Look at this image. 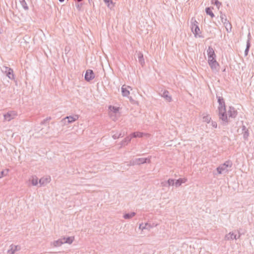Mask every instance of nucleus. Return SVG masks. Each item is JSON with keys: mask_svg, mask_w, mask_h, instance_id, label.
<instances>
[{"mask_svg": "<svg viewBox=\"0 0 254 254\" xmlns=\"http://www.w3.org/2000/svg\"><path fill=\"white\" fill-rule=\"evenodd\" d=\"M161 96L164 98L168 102H171L172 101V97L169 95V92L167 90L164 91L161 94Z\"/></svg>", "mask_w": 254, "mask_h": 254, "instance_id": "nucleus-17", "label": "nucleus"}, {"mask_svg": "<svg viewBox=\"0 0 254 254\" xmlns=\"http://www.w3.org/2000/svg\"><path fill=\"white\" fill-rule=\"evenodd\" d=\"M251 37V34H250V33H249V34L248 35V39H249V38H250V40Z\"/></svg>", "mask_w": 254, "mask_h": 254, "instance_id": "nucleus-44", "label": "nucleus"}, {"mask_svg": "<svg viewBox=\"0 0 254 254\" xmlns=\"http://www.w3.org/2000/svg\"><path fill=\"white\" fill-rule=\"evenodd\" d=\"M123 135L121 133H120V134H114L112 137L114 139H116L117 138H119V137H123Z\"/></svg>", "mask_w": 254, "mask_h": 254, "instance_id": "nucleus-35", "label": "nucleus"}, {"mask_svg": "<svg viewBox=\"0 0 254 254\" xmlns=\"http://www.w3.org/2000/svg\"><path fill=\"white\" fill-rule=\"evenodd\" d=\"M20 250V247L18 245H11L9 249L7 251V254H14L16 252Z\"/></svg>", "mask_w": 254, "mask_h": 254, "instance_id": "nucleus-12", "label": "nucleus"}, {"mask_svg": "<svg viewBox=\"0 0 254 254\" xmlns=\"http://www.w3.org/2000/svg\"><path fill=\"white\" fill-rule=\"evenodd\" d=\"M243 138L246 140L248 139L249 136V133L248 130H245L243 132Z\"/></svg>", "mask_w": 254, "mask_h": 254, "instance_id": "nucleus-33", "label": "nucleus"}, {"mask_svg": "<svg viewBox=\"0 0 254 254\" xmlns=\"http://www.w3.org/2000/svg\"><path fill=\"white\" fill-rule=\"evenodd\" d=\"M50 181L51 177L49 176L41 178L39 181L40 187L44 186L46 185L47 184L50 183Z\"/></svg>", "mask_w": 254, "mask_h": 254, "instance_id": "nucleus-13", "label": "nucleus"}, {"mask_svg": "<svg viewBox=\"0 0 254 254\" xmlns=\"http://www.w3.org/2000/svg\"><path fill=\"white\" fill-rule=\"evenodd\" d=\"M145 229L149 230L150 229L152 228L154 226L153 225H151L150 223H146L145 224Z\"/></svg>", "mask_w": 254, "mask_h": 254, "instance_id": "nucleus-34", "label": "nucleus"}, {"mask_svg": "<svg viewBox=\"0 0 254 254\" xmlns=\"http://www.w3.org/2000/svg\"><path fill=\"white\" fill-rule=\"evenodd\" d=\"M212 3H214L215 4L219 7L221 5V3L218 0H212Z\"/></svg>", "mask_w": 254, "mask_h": 254, "instance_id": "nucleus-37", "label": "nucleus"}, {"mask_svg": "<svg viewBox=\"0 0 254 254\" xmlns=\"http://www.w3.org/2000/svg\"><path fill=\"white\" fill-rule=\"evenodd\" d=\"M39 181L38 177L35 175H33L31 176L27 182V184L29 186H36L39 183Z\"/></svg>", "mask_w": 254, "mask_h": 254, "instance_id": "nucleus-9", "label": "nucleus"}, {"mask_svg": "<svg viewBox=\"0 0 254 254\" xmlns=\"http://www.w3.org/2000/svg\"><path fill=\"white\" fill-rule=\"evenodd\" d=\"M63 244H64L63 239L60 238L58 240L54 241L51 243V245L54 247H59L61 246Z\"/></svg>", "mask_w": 254, "mask_h": 254, "instance_id": "nucleus-15", "label": "nucleus"}, {"mask_svg": "<svg viewBox=\"0 0 254 254\" xmlns=\"http://www.w3.org/2000/svg\"><path fill=\"white\" fill-rule=\"evenodd\" d=\"M95 78V74L91 69H87L85 75V79L87 81H90Z\"/></svg>", "mask_w": 254, "mask_h": 254, "instance_id": "nucleus-10", "label": "nucleus"}, {"mask_svg": "<svg viewBox=\"0 0 254 254\" xmlns=\"http://www.w3.org/2000/svg\"><path fill=\"white\" fill-rule=\"evenodd\" d=\"M211 125L214 128H216L217 127V123L216 122L212 121L211 122Z\"/></svg>", "mask_w": 254, "mask_h": 254, "instance_id": "nucleus-41", "label": "nucleus"}, {"mask_svg": "<svg viewBox=\"0 0 254 254\" xmlns=\"http://www.w3.org/2000/svg\"><path fill=\"white\" fill-rule=\"evenodd\" d=\"M17 116V113L14 110L8 111L7 113L3 115L4 121L10 122L12 120L15 119Z\"/></svg>", "mask_w": 254, "mask_h": 254, "instance_id": "nucleus-5", "label": "nucleus"}, {"mask_svg": "<svg viewBox=\"0 0 254 254\" xmlns=\"http://www.w3.org/2000/svg\"><path fill=\"white\" fill-rule=\"evenodd\" d=\"M131 139V136L129 135V136L125 137L121 142V144L122 146H124L127 145Z\"/></svg>", "mask_w": 254, "mask_h": 254, "instance_id": "nucleus-20", "label": "nucleus"}, {"mask_svg": "<svg viewBox=\"0 0 254 254\" xmlns=\"http://www.w3.org/2000/svg\"><path fill=\"white\" fill-rule=\"evenodd\" d=\"M51 120V118L50 117H47L41 122V125H44L47 122H48Z\"/></svg>", "mask_w": 254, "mask_h": 254, "instance_id": "nucleus-36", "label": "nucleus"}, {"mask_svg": "<svg viewBox=\"0 0 254 254\" xmlns=\"http://www.w3.org/2000/svg\"><path fill=\"white\" fill-rule=\"evenodd\" d=\"M242 130H243V131H245V130H248L247 129V128H246V126H244H244H243V127H242Z\"/></svg>", "mask_w": 254, "mask_h": 254, "instance_id": "nucleus-42", "label": "nucleus"}, {"mask_svg": "<svg viewBox=\"0 0 254 254\" xmlns=\"http://www.w3.org/2000/svg\"><path fill=\"white\" fill-rule=\"evenodd\" d=\"M60 2H63L64 0H59Z\"/></svg>", "mask_w": 254, "mask_h": 254, "instance_id": "nucleus-45", "label": "nucleus"}, {"mask_svg": "<svg viewBox=\"0 0 254 254\" xmlns=\"http://www.w3.org/2000/svg\"><path fill=\"white\" fill-rule=\"evenodd\" d=\"M19 2L20 3V4L23 8V9L25 10H28L29 9V7L27 5V4L25 0H19Z\"/></svg>", "mask_w": 254, "mask_h": 254, "instance_id": "nucleus-27", "label": "nucleus"}, {"mask_svg": "<svg viewBox=\"0 0 254 254\" xmlns=\"http://www.w3.org/2000/svg\"><path fill=\"white\" fill-rule=\"evenodd\" d=\"M161 187H168V183H167V181H166V182H165V181H164V182H162L161 183Z\"/></svg>", "mask_w": 254, "mask_h": 254, "instance_id": "nucleus-40", "label": "nucleus"}, {"mask_svg": "<svg viewBox=\"0 0 254 254\" xmlns=\"http://www.w3.org/2000/svg\"><path fill=\"white\" fill-rule=\"evenodd\" d=\"M232 165L233 164L231 161H226L217 168V173L218 174H222L227 173L229 171V168H231Z\"/></svg>", "mask_w": 254, "mask_h": 254, "instance_id": "nucleus-2", "label": "nucleus"}, {"mask_svg": "<svg viewBox=\"0 0 254 254\" xmlns=\"http://www.w3.org/2000/svg\"><path fill=\"white\" fill-rule=\"evenodd\" d=\"M150 157L149 158H135L131 160L129 162V164L127 165L128 166H134L136 165H141L144 163H150Z\"/></svg>", "mask_w": 254, "mask_h": 254, "instance_id": "nucleus-4", "label": "nucleus"}, {"mask_svg": "<svg viewBox=\"0 0 254 254\" xmlns=\"http://www.w3.org/2000/svg\"><path fill=\"white\" fill-rule=\"evenodd\" d=\"M62 239H63V242L64 244H71L72 242L74 240V237H63L62 238Z\"/></svg>", "mask_w": 254, "mask_h": 254, "instance_id": "nucleus-18", "label": "nucleus"}, {"mask_svg": "<svg viewBox=\"0 0 254 254\" xmlns=\"http://www.w3.org/2000/svg\"><path fill=\"white\" fill-rule=\"evenodd\" d=\"M139 229L141 230L142 231H143V230H145L146 229H145V224L143 225V223H141L139 225Z\"/></svg>", "mask_w": 254, "mask_h": 254, "instance_id": "nucleus-39", "label": "nucleus"}, {"mask_svg": "<svg viewBox=\"0 0 254 254\" xmlns=\"http://www.w3.org/2000/svg\"><path fill=\"white\" fill-rule=\"evenodd\" d=\"M9 171V170L7 169L5 171H2L0 172V179L4 176H6L8 175Z\"/></svg>", "mask_w": 254, "mask_h": 254, "instance_id": "nucleus-30", "label": "nucleus"}, {"mask_svg": "<svg viewBox=\"0 0 254 254\" xmlns=\"http://www.w3.org/2000/svg\"><path fill=\"white\" fill-rule=\"evenodd\" d=\"M250 46H251V43L250 42V38H249V39H248L247 41L246 48L245 51V56L248 55Z\"/></svg>", "mask_w": 254, "mask_h": 254, "instance_id": "nucleus-29", "label": "nucleus"}, {"mask_svg": "<svg viewBox=\"0 0 254 254\" xmlns=\"http://www.w3.org/2000/svg\"><path fill=\"white\" fill-rule=\"evenodd\" d=\"M207 53L208 56V60H214L216 59V56L213 49L211 46L208 47V48L207 50Z\"/></svg>", "mask_w": 254, "mask_h": 254, "instance_id": "nucleus-11", "label": "nucleus"}, {"mask_svg": "<svg viewBox=\"0 0 254 254\" xmlns=\"http://www.w3.org/2000/svg\"><path fill=\"white\" fill-rule=\"evenodd\" d=\"M241 236V234L239 232V234L238 235L236 234L237 240L239 239L240 238Z\"/></svg>", "mask_w": 254, "mask_h": 254, "instance_id": "nucleus-43", "label": "nucleus"}, {"mask_svg": "<svg viewBox=\"0 0 254 254\" xmlns=\"http://www.w3.org/2000/svg\"><path fill=\"white\" fill-rule=\"evenodd\" d=\"M190 27L195 37H201V36L200 35V30L198 25V22L193 17L191 18L190 20Z\"/></svg>", "mask_w": 254, "mask_h": 254, "instance_id": "nucleus-3", "label": "nucleus"}, {"mask_svg": "<svg viewBox=\"0 0 254 254\" xmlns=\"http://www.w3.org/2000/svg\"><path fill=\"white\" fill-rule=\"evenodd\" d=\"M205 12L206 13L209 15L211 17H214V14L212 12V10L209 7H207L205 8Z\"/></svg>", "mask_w": 254, "mask_h": 254, "instance_id": "nucleus-31", "label": "nucleus"}, {"mask_svg": "<svg viewBox=\"0 0 254 254\" xmlns=\"http://www.w3.org/2000/svg\"><path fill=\"white\" fill-rule=\"evenodd\" d=\"M110 118L113 121H117L119 118L120 117V114L119 113H116V114H109Z\"/></svg>", "mask_w": 254, "mask_h": 254, "instance_id": "nucleus-28", "label": "nucleus"}, {"mask_svg": "<svg viewBox=\"0 0 254 254\" xmlns=\"http://www.w3.org/2000/svg\"><path fill=\"white\" fill-rule=\"evenodd\" d=\"M219 106L218 107L219 118L223 126H226L229 123L230 118H235L237 116V111L234 107L230 106L226 112L225 103L223 98L220 96L217 97Z\"/></svg>", "mask_w": 254, "mask_h": 254, "instance_id": "nucleus-1", "label": "nucleus"}, {"mask_svg": "<svg viewBox=\"0 0 254 254\" xmlns=\"http://www.w3.org/2000/svg\"><path fill=\"white\" fill-rule=\"evenodd\" d=\"M79 118V115H74L73 116H66L62 120V122L64 125H66V123L67 124L72 123L76 121H77Z\"/></svg>", "mask_w": 254, "mask_h": 254, "instance_id": "nucleus-6", "label": "nucleus"}, {"mask_svg": "<svg viewBox=\"0 0 254 254\" xmlns=\"http://www.w3.org/2000/svg\"><path fill=\"white\" fill-rule=\"evenodd\" d=\"M208 64L213 71L217 72L219 70V64L216 59L208 60Z\"/></svg>", "mask_w": 254, "mask_h": 254, "instance_id": "nucleus-8", "label": "nucleus"}, {"mask_svg": "<svg viewBox=\"0 0 254 254\" xmlns=\"http://www.w3.org/2000/svg\"><path fill=\"white\" fill-rule=\"evenodd\" d=\"M125 85H123L121 88L122 93L123 96L127 97L129 95V91L126 88H125Z\"/></svg>", "mask_w": 254, "mask_h": 254, "instance_id": "nucleus-25", "label": "nucleus"}, {"mask_svg": "<svg viewBox=\"0 0 254 254\" xmlns=\"http://www.w3.org/2000/svg\"><path fill=\"white\" fill-rule=\"evenodd\" d=\"M136 215V213L134 212H132L128 213H125L123 215V218L125 219H130L132 218H133L135 215Z\"/></svg>", "mask_w": 254, "mask_h": 254, "instance_id": "nucleus-21", "label": "nucleus"}, {"mask_svg": "<svg viewBox=\"0 0 254 254\" xmlns=\"http://www.w3.org/2000/svg\"><path fill=\"white\" fill-rule=\"evenodd\" d=\"M225 21L224 22V24L226 29V30L228 32H230L231 31L232 28L231 24H230V23L229 22V21H227L226 19H225Z\"/></svg>", "mask_w": 254, "mask_h": 254, "instance_id": "nucleus-26", "label": "nucleus"}, {"mask_svg": "<svg viewBox=\"0 0 254 254\" xmlns=\"http://www.w3.org/2000/svg\"><path fill=\"white\" fill-rule=\"evenodd\" d=\"M138 62L141 64V65L143 66L145 62L143 58V55L141 52H139L138 54Z\"/></svg>", "mask_w": 254, "mask_h": 254, "instance_id": "nucleus-23", "label": "nucleus"}, {"mask_svg": "<svg viewBox=\"0 0 254 254\" xmlns=\"http://www.w3.org/2000/svg\"><path fill=\"white\" fill-rule=\"evenodd\" d=\"M119 109H120L119 107L110 105L109 107V114H114L119 113Z\"/></svg>", "mask_w": 254, "mask_h": 254, "instance_id": "nucleus-16", "label": "nucleus"}, {"mask_svg": "<svg viewBox=\"0 0 254 254\" xmlns=\"http://www.w3.org/2000/svg\"><path fill=\"white\" fill-rule=\"evenodd\" d=\"M202 116L203 122L207 123H209L210 122L211 119L209 115L203 113Z\"/></svg>", "mask_w": 254, "mask_h": 254, "instance_id": "nucleus-22", "label": "nucleus"}, {"mask_svg": "<svg viewBox=\"0 0 254 254\" xmlns=\"http://www.w3.org/2000/svg\"><path fill=\"white\" fill-rule=\"evenodd\" d=\"M1 70L10 79H14V75L13 74V71L12 68L6 66H3Z\"/></svg>", "mask_w": 254, "mask_h": 254, "instance_id": "nucleus-7", "label": "nucleus"}, {"mask_svg": "<svg viewBox=\"0 0 254 254\" xmlns=\"http://www.w3.org/2000/svg\"><path fill=\"white\" fill-rule=\"evenodd\" d=\"M104 1L107 4L108 7H110L111 4H113L112 0H104Z\"/></svg>", "mask_w": 254, "mask_h": 254, "instance_id": "nucleus-38", "label": "nucleus"}, {"mask_svg": "<svg viewBox=\"0 0 254 254\" xmlns=\"http://www.w3.org/2000/svg\"><path fill=\"white\" fill-rule=\"evenodd\" d=\"M187 181V179L186 178H180L175 182V186L176 187H179L181 186L182 184L185 183Z\"/></svg>", "mask_w": 254, "mask_h": 254, "instance_id": "nucleus-19", "label": "nucleus"}, {"mask_svg": "<svg viewBox=\"0 0 254 254\" xmlns=\"http://www.w3.org/2000/svg\"><path fill=\"white\" fill-rule=\"evenodd\" d=\"M167 183H168V187L175 185V180L173 179H169L167 181Z\"/></svg>", "mask_w": 254, "mask_h": 254, "instance_id": "nucleus-32", "label": "nucleus"}, {"mask_svg": "<svg viewBox=\"0 0 254 254\" xmlns=\"http://www.w3.org/2000/svg\"><path fill=\"white\" fill-rule=\"evenodd\" d=\"M225 239L227 241L237 240L236 234L233 232H231L225 235Z\"/></svg>", "mask_w": 254, "mask_h": 254, "instance_id": "nucleus-14", "label": "nucleus"}, {"mask_svg": "<svg viewBox=\"0 0 254 254\" xmlns=\"http://www.w3.org/2000/svg\"><path fill=\"white\" fill-rule=\"evenodd\" d=\"M144 133L141 132H134L130 134V135L132 137H142Z\"/></svg>", "mask_w": 254, "mask_h": 254, "instance_id": "nucleus-24", "label": "nucleus"}]
</instances>
